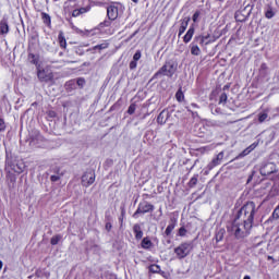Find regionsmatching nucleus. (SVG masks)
Here are the masks:
<instances>
[{"label":"nucleus","instance_id":"f257e3e1","mask_svg":"<svg viewBox=\"0 0 279 279\" xmlns=\"http://www.w3.org/2000/svg\"><path fill=\"white\" fill-rule=\"evenodd\" d=\"M228 232H230L235 239H245L250 235V230H252V225L250 222H243L239 218L234 220L227 227Z\"/></svg>","mask_w":279,"mask_h":279},{"label":"nucleus","instance_id":"f03ea898","mask_svg":"<svg viewBox=\"0 0 279 279\" xmlns=\"http://www.w3.org/2000/svg\"><path fill=\"white\" fill-rule=\"evenodd\" d=\"M254 215H256V204L254 202H247L238 211L235 219L243 221V223H250V226H253Z\"/></svg>","mask_w":279,"mask_h":279},{"label":"nucleus","instance_id":"7ed1b4c3","mask_svg":"<svg viewBox=\"0 0 279 279\" xmlns=\"http://www.w3.org/2000/svg\"><path fill=\"white\" fill-rule=\"evenodd\" d=\"M178 71V65L171 61L166 62L165 65H162L158 72L154 74V77H160V75H165L166 77H173L175 75V72Z\"/></svg>","mask_w":279,"mask_h":279},{"label":"nucleus","instance_id":"20e7f679","mask_svg":"<svg viewBox=\"0 0 279 279\" xmlns=\"http://www.w3.org/2000/svg\"><path fill=\"white\" fill-rule=\"evenodd\" d=\"M154 205L147 201L138 204L136 211L133 214L134 219H138V215L154 213Z\"/></svg>","mask_w":279,"mask_h":279},{"label":"nucleus","instance_id":"39448f33","mask_svg":"<svg viewBox=\"0 0 279 279\" xmlns=\"http://www.w3.org/2000/svg\"><path fill=\"white\" fill-rule=\"evenodd\" d=\"M191 243L185 242L174 248V254H177L178 258L182 260V258H186V256L191 254Z\"/></svg>","mask_w":279,"mask_h":279},{"label":"nucleus","instance_id":"423d86ee","mask_svg":"<svg viewBox=\"0 0 279 279\" xmlns=\"http://www.w3.org/2000/svg\"><path fill=\"white\" fill-rule=\"evenodd\" d=\"M95 172L94 170H88L82 175V186L88 189L92 184H95Z\"/></svg>","mask_w":279,"mask_h":279},{"label":"nucleus","instance_id":"0eeeda50","mask_svg":"<svg viewBox=\"0 0 279 279\" xmlns=\"http://www.w3.org/2000/svg\"><path fill=\"white\" fill-rule=\"evenodd\" d=\"M82 5L78 9L73 10L72 16L76 19L77 16H82V14H86L87 12H90V1L89 0H82Z\"/></svg>","mask_w":279,"mask_h":279},{"label":"nucleus","instance_id":"6e6552de","mask_svg":"<svg viewBox=\"0 0 279 279\" xmlns=\"http://www.w3.org/2000/svg\"><path fill=\"white\" fill-rule=\"evenodd\" d=\"M277 171L276 163L267 162L262 166L259 173L260 175H271V173H276Z\"/></svg>","mask_w":279,"mask_h":279},{"label":"nucleus","instance_id":"1a4fd4ad","mask_svg":"<svg viewBox=\"0 0 279 279\" xmlns=\"http://www.w3.org/2000/svg\"><path fill=\"white\" fill-rule=\"evenodd\" d=\"M107 16L109 21H117L119 19V5L111 4L107 8Z\"/></svg>","mask_w":279,"mask_h":279},{"label":"nucleus","instance_id":"9d476101","mask_svg":"<svg viewBox=\"0 0 279 279\" xmlns=\"http://www.w3.org/2000/svg\"><path fill=\"white\" fill-rule=\"evenodd\" d=\"M169 117H171V113L169 112V110L163 109L157 117V123L159 125H165V123H167V121H169Z\"/></svg>","mask_w":279,"mask_h":279},{"label":"nucleus","instance_id":"9b49d317","mask_svg":"<svg viewBox=\"0 0 279 279\" xmlns=\"http://www.w3.org/2000/svg\"><path fill=\"white\" fill-rule=\"evenodd\" d=\"M8 169H11L14 173H23V171H25V163H23V161L11 163L8 166Z\"/></svg>","mask_w":279,"mask_h":279},{"label":"nucleus","instance_id":"f8f14e48","mask_svg":"<svg viewBox=\"0 0 279 279\" xmlns=\"http://www.w3.org/2000/svg\"><path fill=\"white\" fill-rule=\"evenodd\" d=\"M221 160H223V151H220L216 158L211 160V162L208 163V169L213 170L215 167H218V165H221Z\"/></svg>","mask_w":279,"mask_h":279},{"label":"nucleus","instance_id":"ddd939ff","mask_svg":"<svg viewBox=\"0 0 279 279\" xmlns=\"http://www.w3.org/2000/svg\"><path fill=\"white\" fill-rule=\"evenodd\" d=\"M38 80L41 82H51L53 80V74L45 72V70H39L37 73Z\"/></svg>","mask_w":279,"mask_h":279},{"label":"nucleus","instance_id":"4468645a","mask_svg":"<svg viewBox=\"0 0 279 279\" xmlns=\"http://www.w3.org/2000/svg\"><path fill=\"white\" fill-rule=\"evenodd\" d=\"M10 33V26L8 25V20L2 19L0 21V35L5 36V34Z\"/></svg>","mask_w":279,"mask_h":279},{"label":"nucleus","instance_id":"2eb2a0df","mask_svg":"<svg viewBox=\"0 0 279 279\" xmlns=\"http://www.w3.org/2000/svg\"><path fill=\"white\" fill-rule=\"evenodd\" d=\"M194 35H195V27L191 26V27L187 29L186 34L184 35L183 41H184L185 44H189L190 40H193V36H194Z\"/></svg>","mask_w":279,"mask_h":279},{"label":"nucleus","instance_id":"dca6fc26","mask_svg":"<svg viewBox=\"0 0 279 279\" xmlns=\"http://www.w3.org/2000/svg\"><path fill=\"white\" fill-rule=\"evenodd\" d=\"M133 232H134L135 239L137 241H141V239H143V229L141 228V225H138V223L134 225Z\"/></svg>","mask_w":279,"mask_h":279},{"label":"nucleus","instance_id":"f3484780","mask_svg":"<svg viewBox=\"0 0 279 279\" xmlns=\"http://www.w3.org/2000/svg\"><path fill=\"white\" fill-rule=\"evenodd\" d=\"M265 121H269V109L258 113V123H265Z\"/></svg>","mask_w":279,"mask_h":279},{"label":"nucleus","instance_id":"a211bd4d","mask_svg":"<svg viewBox=\"0 0 279 279\" xmlns=\"http://www.w3.org/2000/svg\"><path fill=\"white\" fill-rule=\"evenodd\" d=\"M191 21L190 17H185L181 21V26L179 28V36H182L184 32H186V27H189V22Z\"/></svg>","mask_w":279,"mask_h":279},{"label":"nucleus","instance_id":"6ab92c4d","mask_svg":"<svg viewBox=\"0 0 279 279\" xmlns=\"http://www.w3.org/2000/svg\"><path fill=\"white\" fill-rule=\"evenodd\" d=\"M108 47H110V45L108 43H102L99 45L94 46L93 48L89 49V51H93V53L99 51H104V49H108Z\"/></svg>","mask_w":279,"mask_h":279},{"label":"nucleus","instance_id":"aec40b11","mask_svg":"<svg viewBox=\"0 0 279 279\" xmlns=\"http://www.w3.org/2000/svg\"><path fill=\"white\" fill-rule=\"evenodd\" d=\"M190 49H191L192 56H201L202 54V49H199V46H197V44H195V41H193L190 45Z\"/></svg>","mask_w":279,"mask_h":279},{"label":"nucleus","instance_id":"412c9836","mask_svg":"<svg viewBox=\"0 0 279 279\" xmlns=\"http://www.w3.org/2000/svg\"><path fill=\"white\" fill-rule=\"evenodd\" d=\"M28 61L31 64H35V66H38V62H40V57L38 54L28 53Z\"/></svg>","mask_w":279,"mask_h":279},{"label":"nucleus","instance_id":"4be33fe9","mask_svg":"<svg viewBox=\"0 0 279 279\" xmlns=\"http://www.w3.org/2000/svg\"><path fill=\"white\" fill-rule=\"evenodd\" d=\"M58 40H59L60 47L62 49H66V38H64V33L63 32L59 33Z\"/></svg>","mask_w":279,"mask_h":279},{"label":"nucleus","instance_id":"5701e85b","mask_svg":"<svg viewBox=\"0 0 279 279\" xmlns=\"http://www.w3.org/2000/svg\"><path fill=\"white\" fill-rule=\"evenodd\" d=\"M266 19H274L276 16V12H274V8L271 5H268L265 12Z\"/></svg>","mask_w":279,"mask_h":279},{"label":"nucleus","instance_id":"b1692460","mask_svg":"<svg viewBox=\"0 0 279 279\" xmlns=\"http://www.w3.org/2000/svg\"><path fill=\"white\" fill-rule=\"evenodd\" d=\"M153 243L151 240H149V238H144L142 240V247L143 250H149L151 247Z\"/></svg>","mask_w":279,"mask_h":279},{"label":"nucleus","instance_id":"393cba45","mask_svg":"<svg viewBox=\"0 0 279 279\" xmlns=\"http://www.w3.org/2000/svg\"><path fill=\"white\" fill-rule=\"evenodd\" d=\"M225 234H226V229H219L216 232V241H217V243H219L220 241H223Z\"/></svg>","mask_w":279,"mask_h":279},{"label":"nucleus","instance_id":"a878e982","mask_svg":"<svg viewBox=\"0 0 279 279\" xmlns=\"http://www.w3.org/2000/svg\"><path fill=\"white\" fill-rule=\"evenodd\" d=\"M206 40H208V36H196L193 43L194 44L197 43L198 45H204Z\"/></svg>","mask_w":279,"mask_h":279},{"label":"nucleus","instance_id":"bb28decb","mask_svg":"<svg viewBox=\"0 0 279 279\" xmlns=\"http://www.w3.org/2000/svg\"><path fill=\"white\" fill-rule=\"evenodd\" d=\"M247 17L242 14V11H236L235 12V21L243 23Z\"/></svg>","mask_w":279,"mask_h":279},{"label":"nucleus","instance_id":"cd10ccee","mask_svg":"<svg viewBox=\"0 0 279 279\" xmlns=\"http://www.w3.org/2000/svg\"><path fill=\"white\" fill-rule=\"evenodd\" d=\"M174 229H175V223L171 222L170 225H168L165 231L166 236H169Z\"/></svg>","mask_w":279,"mask_h":279},{"label":"nucleus","instance_id":"c85d7f7f","mask_svg":"<svg viewBox=\"0 0 279 279\" xmlns=\"http://www.w3.org/2000/svg\"><path fill=\"white\" fill-rule=\"evenodd\" d=\"M41 19L45 23V25H51V16L47 13H41Z\"/></svg>","mask_w":279,"mask_h":279},{"label":"nucleus","instance_id":"c756f323","mask_svg":"<svg viewBox=\"0 0 279 279\" xmlns=\"http://www.w3.org/2000/svg\"><path fill=\"white\" fill-rule=\"evenodd\" d=\"M175 99L179 102L184 101V93L182 92V88H180L175 94Z\"/></svg>","mask_w":279,"mask_h":279},{"label":"nucleus","instance_id":"7c9ffc66","mask_svg":"<svg viewBox=\"0 0 279 279\" xmlns=\"http://www.w3.org/2000/svg\"><path fill=\"white\" fill-rule=\"evenodd\" d=\"M195 186H197V174L194 175V177H192L191 180H190V182H189V187H190V189H193V187H195Z\"/></svg>","mask_w":279,"mask_h":279},{"label":"nucleus","instance_id":"2f4dec72","mask_svg":"<svg viewBox=\"0 0 279 279\" xmlns=\"http://www.w3.org/2000/svg\"><path fill=\"white\" fill-rule=\"evenodd\" d=\"M219 104H223V105L228 104V94L222 93V94L220 95Z\"/></svg>","mask_w":279,"mask_h":279},{"label":"nucleus","instance_id":"473e14b6","mask_svg":"<svg viewBox=\"0 0 279 279\" xmlns=\"http://www.w3.org/2000/svg\"><path fill=\"white\" fill-rule=\"evenodd\" d=\"M60 239H62L60 235L52 236L50 240L51 245H58V243H60Z\"/></svg>","mask_w":279,"mask_h":279},{"label":"nucleus","instance_id":"72a5a7b5","mask_svg":"<svg viewBox=\"0 0 279 279\" xmlns=\"http://www.w3.org/2000/svg\"><path fill=\"white\" fill-rule=\"evenodd\" d=\"M134 112H136V105L135 104H131L129 109H128V113L129 114H134Z\"/></svg>","mask_w":279,"mask_h":279},{"label":"nucleus","instance_id":"f704fd0d","mask_svg":"<svg viewBox=\"0 0 279 279\" xmlns=\"http://www.w3.org/2000/svg\"><path fill=\"white\" fill-rule=\"evenodd\" d=\"M141 57H142L141 50H136V52H135L134 56H133V60H134L135 62H138V60H141Z\"/></svg>","mask_w":279,"mask_h":279},{"label":"nucleus","instance_id":"c9c22d12","mask_svg":"<svg viewBox=\"0 0 279 279\" xmlns=\"http://www.w3.org/2000/svg\"><path fill=\"white\" fill-rule=\"evenodd\" d=\"M150 271L151 274H158V271H160V266L158 265L150 266Z\"/></svg>","mask_w":279,"mask_h":279},{"label":"nucleus","instance_id":"e433bc0d","mask_svg":"<svg viewBox=\"0 0 279 279\" xmlns=\"http://www.w3.org/2000/svg\"><path fill=\"white\" fill-rule=\"evenodd\" d=\"M76 84L81 88H84V84H86V81L84 78H77Z\"/></svg>","mask_w":279,"mask_h":279},{"label":"nucleus","instance_id":"4c0bfd02","mask_svg":"<svg viewBox=\"0 0 279 279\" xmlns=\"http://www.w3.org/2000/svg\"><path fill=\"white\" fill-rule=\"evenodd\" d=\"M179 236H186V228L181 227L179 229Z\"/></svg>","mask_w":279,"mask_h":279},{"label":"nucleus","instance_id":"58836bf2","mask_svg":"<svg viewBox=\"0 0 279 279\" xmlns=\"http://www.w3.org/2000/svg\"><path fill=\"white\" fill-rule=\"evenodd\" d=\"M0 132H5V121L0 118Z\"/></svg>","mask_w":279,"mask_h":279},{"label":"nucleus","instance_id":"ea45409f","mask_svg":"<svg viewBox=\"0 0 279 279\" xmlns=\"http://www.w3.org/2000/svg\"><path fill=\"white\" fill-rule=\"evenodd\" d=\"M251 153H252V150H251L250 148H245V149L240 154V157L248 156Z\"/></svg>","mask_w":279,"mask_h":279},{"label":"nucleus","instance_id":"a19ab883","mask_svg":"<svg viewBox=\"0 0 279 279\" xmlns=\"http://www.w3.org/2000/svg\"><path fill=\"white\" fill-rule=\"evenodd\" d=\"M199 19V12L198 11H196L194 14H193V16H192V21L194 22V23H197V20Z\"/></svg>","mask_w":279,"mask_h":279},{"label":"nucleus","instance_id":"79ce46f5","mask_svg":"<svg viewBox=\"0 0 279 279\" xmlns=\"http://www.w3.org/2000/svg\"><path fill=\"white\" fill-rule=\"evenodd\" d=\"M255 147H258V142H254L253 144H251L247 148L251 150V151H254V148Z\"/></svg>","mask_w":279,"mask_h":279},{"label":"nucleus","instance_id":"37998d69","mask_svg":"<svg viewBox=\"0 0 279 279\" xmlns=\"http://www.w3.org/2000/svg\"><path fill=\"white\" fill-rule=\"evenodd\" d=\"M50 180H51V182H58V180H60V175L53 174L50 177Z\"/></svg>","mask_w":279,"mask_h":279},{"label":"nucleus","instance_id":"c03bdc74","mask_svg":"<svg viewBox=\"0 0 279 279\" xmlns=\"http://www.w3.org/2000/svg\"><path fill=\"white\" fill-rule=\"evenodd\" d=\"M129 66H130L131 71H133V69H136V66H137L136 61H134V60L131 61Z\"/></svg>","mask_w":279,"mask_h":279},{"label":"nucleus","instance_id":"a18cd8bd","mask_svg":"<svg viewBox=\"0 0 279 279\" xmlns=\"http://www.w3.org/2000/svg\"><path fill=\"white\" fill-rule=\"evenodd\" d=\"M259 71L262 73H265V71H267V63H262L260 68H259Z\"/></svg>","mask_w":279,"mask_h":279},{"label":"nucleus","instance_id":"49530a36","mask_svg":"<svg viewBox=\"0 0 279 279\" xmlns=\"http://www.w3.org/2000/svg\"><path fill=\"white\" fill-rule=\"evenodd\" d=\"M105 228H106V231H107V232H110V230H112V223L107 222L106 226H105Z\"/></svg>","mask_w":279,"mask_h":279},{"label":"nucleus","instance_id":"de8ad7c7","mask_svg":"<svg viewBox=\"0 0 279 279\" xmlns=\"http://www.w3.org/2000/svg\"><path fill=\"white\" fill-rule=\"evenodd\" d=\"M102 25H104L105 27H110V21H105V22L102 23Z\"/></svg>","mask_w":279,"mask_h":279},{"label":"nucleus","instance_id":"09e8293b","mask_svg":"<svg viewBox=\"0 0 279 279\" xmlns=\"http://www.w3.org/2000/svg\"><path fill=\"white\" fill-rule=\"evenodd\" d=\"M73 29H75V32L77 33V34H80L82 31H80V28H77V27H75V26H73Z\"/></svg>","mask_w":279,"mask_h":279},{"label":"nucleus","instance_id":"8fccbe9b","mask_svg":"<svg viewBox=\"0 0 279 279\" xmlns=\"http://www.w3.org/2000/svg\"><path fill=\"white\" fill-rule=\"evenodd\" d=\"M106 219L110 220V216L108 215V211L106 213Z\"/></svg>","mask_w":279,"mask_h":279},{"label":"nucleus","instance_id":"3c124183","mask_svg":"<svg viewBox=\"0 0 279 279\" xmlns=\"http://www.w3.org/2000/svg\"><path fill=\"white\" fill-rule=\"evenodd\" d=\"M0 269H3V262L0 260Z\"/></svg>","mask_w":279,"mask_h":279},{"label":"nucleus","instance_id":"603ef678","mask_svg":"<svg viewBox=\"0 0 279 279\" xmlns=\"http://www.w3.org/2000/svg\"><path fill=\"white\" fill-rule=\"evenodd\" d=\"M243 279H252V278H250V276H245Z\"/></svg>","mask_w":279,"mask_h":279},{"label":"nucleus","instance_id":"864d4df0","mask_svg":"<svg viewBox=\"0 0 279 279\" xmlns=\"http://www.w3.org/2000/svg\"><path fill=\"white\" fill-rule=\"evenodd\" d=\"M133 1V3H138V0H132Z\"/></svg>","mask_w":279,"mask_h":279},{"label":"nucleus","instance_id":"5fc2aeb1","mask_svg":"<svg viewBox=\"0 0 279 279\" xmlns=\"http://www.w3.org/2000/svg\"><path fill=\"white\" fill-rule=\"evenodd\" d=\"M271 258H272L271 256H268V260H271Z\"/></svg>","mask_w":279,"mask_h":279},{"label":"nucleus","instance_id":"6e6d98bb","mask_svg":"<svg viewBox=\"0 0 279 279\" xmlns=\"http://www.w3.org/2000/svg\"><path fill=\"white\" fill-rule=\"evenodd\" d=\"M218 1L223 2V0H218Z\"/></svg>","mask_w":279,"mask_h":279},{"label":"nucleus","instance_id":"4d7b16f0","mask_svg":"<svg viewBox=\"0 0 279 279\" xmlns=\"http://www.w3.org/2000/svg\"><path fill=\"white\" fill-rule=\"evenodd\" d=\"M53 1H59V0H53Z\"/></svg>","mask_w":279,"mask_h":279}]
</instances>
